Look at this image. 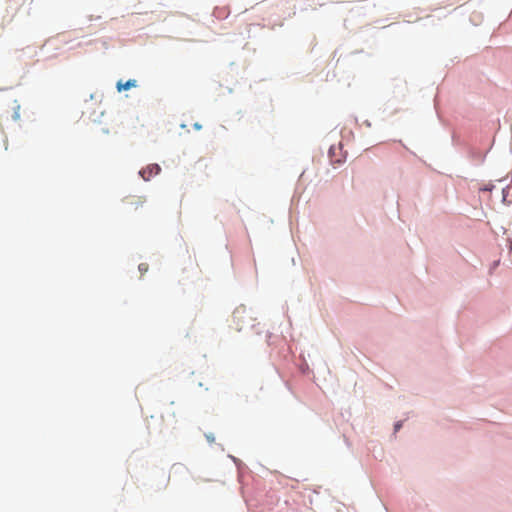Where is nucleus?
I'll return each mask as SVG.
<instances>
[{
  "label": "nucleus",
  "instance_id": "f257e3e1",
  "mask_svg": "<svg viewBox=\"0 0 512 512\" xmlns=\"http://www.w3.org/2000/svg\"><path fill=\"white\" fill-rule=\"evenodd\" d=\"M250 319V316L244 308H237L232 315V321L234 323L235 329L238 331H241L242 324Z\"/></svg>",
  "mask_w": 512,
  "mask_h": 512
},
{
  "label": "nucleus",
  "instance_id": "f03ea898",
  "mask_svg": "<svg viewBox=\"0 0 512 512\" xmlns=\"http://www.w3.org/2000/svg\"><path fill=\"white\" fill-rule=\"evenodd\" d=\"M160 171L161 168L158 164H150L140 171V175L145 181H149L153 176L158 175Z\"/></svg>",
  "mask_w": 512,
  "mask_h": 512
},
{
  "label": "nucleus",
  "instance_id": "7ed1b4c3",
  "mask_svg": "<svg viewBox=\"0 0 512 512\" xmlns=\"http://www.w3.org/2000/svg\"><path fill=\"white\" fill-rule=\"evenodd\" d=\"M137 86V81L134 80V79H129L127 80L126 82H122V81H119L117 83V90L119 92L123 91V90H129L130 88H133V87H136Z\"/></svg>",
  "mask_w": 512,
  "mask_h": 512
},
{
  "label": "nucleus",
  "instance_id": "20e7f679",
  "mask_svg": "<svg viewBox=\"0 0 512 512\" xmlns=\"http://www.w3.org/2000/svg\"><path fill=\"white\" fill-rule=\"evenodd\" d=\"M128 203L133 207L134 210H137L143 205L144 200L141 197H132L129 199Z\"/></svg>",
  "mask_w": 512,
  "mask_h": 512
},
{
  "label": "nucleus",
  "instance_id": "39448f33",
  "mask_svg": "<svg viewBox=\"0 0 512 512\" xmlns=\"http://www.w3.org/2000/svg\"><path fill=\"white\" fill-rule=\"evenodd\" d=\"M13 115H12V118L13 120H19L20 119V104H18V102L15 100L14 101V106H13Z\"/></svg>",
  "mask_w": 512,
  "mask_h": 512
},
{
  "label": "nucleus",
  "instance_id": "423d86ee",
  "mask_svg": "<svg viewBox=\"0 0 512 512\" xmlns=\"http://www.w3.org/2000/svg\"><path fill=\"white\" fill-rule=\"evenodd\" d=\"M139 270H140V272H141V273H145V272H147V271H148V264H146V263H141V264L139 265Z\"/></svg>",
  "mask_w": 512,
  "mask_h": 512
},
{
  "label": "nucleus",
  "instance_id": "0eeeda50",
  "mask_svg": "<svg viewBox=\"0 0 512 512\" xmlns=\"http://www.w3.org/2000/svg\"><path fill=\"white\" fill-rule=\"evenodd\" d=\"M201 127H202V126H201L200 124H198V123H195V124H194V128H195L196 130H200V129H201Z\"/></svg>",
  "mask_w": 512,
  "mask_h": 512
}]
</instances>
